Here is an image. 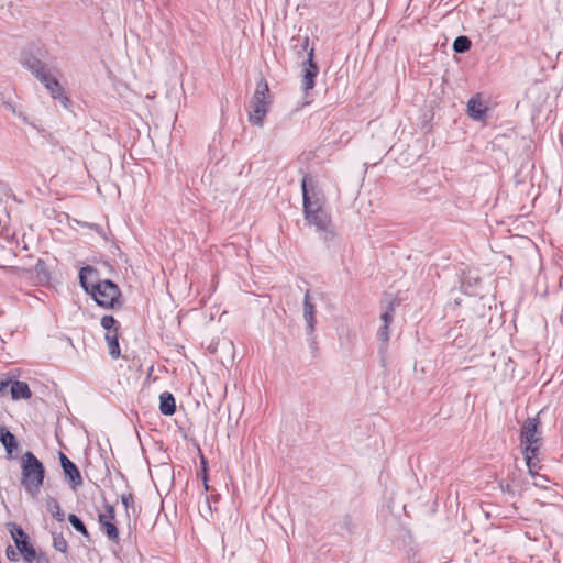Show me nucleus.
Wrapping results in <instances>:
<instances>
[{"label":"nucleus","mask_w":563,"mask_h":563,"mask_svg":"<svg viewBox=\"0 0 563 563\" xmlns=\"http://www.w3.org/2000/svg\"><path fill=\"white\" fill-rule=\"evenodd\" d=\"M82 288L91 294L99 306L114 308L120 303V289L110 280L95 282L96 271L92 267H84L79 274Z\"/></svg>","instance_id":"f257e3e1"},{"label":"nucleus","mask_w":563,"mask_h":563,"mask_svg":"<svg viewBox=\"0 0 563 563\" xmlns=\"http://www.w3.org/2000/svg\"><path fill=\"white\" fill-rule=\"evenodd\" d=\"M21 483L31 496H37L44 481V466L32 453L25 452L21 461Z\"/></svg>","instance_id":"f03ea898"},{"label":"nucleus","mask_w":563,"mask_h":563,"mask_svg":"<svg viewBox=\"0 0 563 563\" xmlns=\"http://www.w3.org/2000/svg\"><path fill=\"white\" fill-rule=\"evenodd\" d=\"M271 103L272 97L269 95L268 84L264 78H261L256 84V88L250 103V123L258 128L263 126L264 119L269 110Z\"/></svg>","instance_id":"7ed1b4c3"},{"label":"nucleus","mask_w":563,"mask_h":563,"mask_svg":"<svg viewBox=\"0 0 563 563\" xmlns=\"http://www.w3.org/2000/svg\"><path fill=\"white\" fill-rule=\"evenodd\" d=\"M538 427L539 421L536 418H528L523 422L520 433L522 453L525 455V460L530 473H532V468L536 466L533 459L541 445V438Z\"/></svg>","instance_id":"20e7f679"},{"label":"nucleus","mask_w":563,"mask_h":563,"mask_svg":"<svg viewBox=\"0 0 563 563\" xmlns=\"http://www.w3.org/2000/svg\"><path fill=\"white\" fill-rule=\"evenodd\" d=\"M32 74L45 86L54 99L59 100L64 106L67 104L68 98L65 96L63 86L43 64L32 66Z\"/></svg>","instance_id":"39448f33"},{"label":"nucleus","mask_w":563,"mask_h":563,"mask_svg":"<svg viewBox=\"0 0 563 563\" xmlns=\"http://www.w3.org/2000/svg\"><path fill=\"white\" fill-rule=\"evenodd\" d=\"M301 187L305 214H311L313 210L323 208L324 195L321 188L311 178L305 177Z\"/></svg>","instance_id":"423d86ee"},{"label":"nucleus","mask_w":563,"mask_h":563,"mask_svg":"<svg viewBox=\"0 0 563 563\" xmlns=\"http://www.w3.org/2000/svg\"><path fill=\"white\" fill-rule=\"evenodd\" d=\"M306 220L309 224L314 225L318 231L321 232H330L331 231V221L329 214L325 212L323 208H318L313 210L311 214H305Z\"/></svg>","instance_id":"0eeeda50"},{"label":"nucleus","mask_w":563,"mask_h":563,"mask_svg":"<svg viewBox=\"0 0 563 563\" xmlns=\"http://www.w3.org/2000/svg\"><path fill=\"white\" fill-rule=\"evenodd\" d=\"M312 57L313 51L311 49L308 55V60L306 63L301 80V87L306 93L314 87V78L318 74V66L314 64Z\"/></svg>","instance_id":"6e6552de"},{"label":"nucleus","mask_w":563,"mask_h":563,"mask_svg":"<svg viewBox=\"0 0 563 563\" xmlns=\"http://www.w3.org/2000/svg\"><path fill=\"white\" fill-rule=\"evenodd\" d=\"M60 463L64 474L69 478L74 487L80 485L82 479L77 466L63 453H60Z\"/></svg>","instance_id":"1a4fd4ad"},{"label":"nucleus","mask_w":563,"mask_h":563,"mask_svg":"<svg viewBox=\"0 0 563 563\" xmlns=\"http://www.w3.org/2000/svg\"><path fill=\"white\" fill-rule=\"evenodd\" d=\"M9 382L10 386V394L12 399H27L31 397V390L29 388V385L24 382Z\"/></svg>","instance_id":"9d476101"},{"label":"nucleus","mask_w":563,"mask_h":563,"mask_svg":"<svg viewBox=\"0 0 563 563\" xmlns=\"http://www.w3.org/2000/svg\"><path fill=\"white\" fill-rule=\"evenodd\" d=\"M303 319L307 322L309 331H312L316 323V306L311 302L309 292H306L303 299Z\"/></svg>","instance_id":"9b49d317"},{"label":"nucleus","mask_w":563,"mask_h":563,"mask_svg":"<svg viewBox=\"0 0 563 563\" xmlns=\"http://www.w3.org/2000/svg\"><path fill=\"white\" fill-rule=\"evenodd\" d=\"M159 410L165 416H172L176 411L175 398L169 393H163L159 396Z\"/></svg>","instance_id":"f8f14e48"},{"label":"nucleus","mask_w":563,"mask_h":563,"mask_svg":"<svg viewBox=\"0 0 563 563\" xmlns=\"http://www.w3.org/2000/svg\"><path fill=\"white\" fill-rule=\"evenodd\" d=\"M468 115L475 120H482L486 112V107L478 100L472 98L467 102Z\"/></svg>","instance_id":"ddd939ff"},{"label":"nucleus","mask_w":563,"mask_h":563,"mask_svg":"<svg viewBox=\"0 0 563 563\" xmlns=\"http://www.w3.org/2000/svg\"><path fill=\"white\" fill-rule=\"evenodd\" d=\"M0 441L9 454H11L13 449L16 448L14 434H12L4 427H0Z\"/></svg>","instance_id":"4468645a"},{"label":"nucleus","mask_w":563,"mask_h":563,"mask_svg":"<svg viewBox=\"0 0 563 563\" xmlns=\"http://www.w3.org/2000/svg\"><path fill=\"white\" fill-rule=\"evenodd\" d=\"M104 340L108 344V351L112 358H118L120 356V347L118 342V333L110 332L106 333Z\"/></svg>","instance_id":"2eb2a0df"},{"label":"nucleus","mask_w":563,"mask_h":563,"mask_svg":"<svg viewBox=\"0 0 563 563\" xmlns=\"http://www.w3.org/2000/svg\"><path fill=\"white\" fill-rule=\"evenodd\" d=\"M18 550L24 556L25 561L32 562L36 559V552L34 548L30 544L29 540H21L18 542Z\"/></svg>","instance_id":"dca6fc26"},{"label":"nucleus","mask_w":563,"mask_h":563,"mask_svg":"<svg viewBox=\"0 0 563 563\" xmlns=\"http://www.w3.org/2000/svg\"><path fill=\"white\" fill-rule=\"evenodd\" d=\"M46 508L52 514V516L59 522L64 521L65 514L62 510L59 504L56 499L49 497L46 499Z\"/></svg>","instance_id":"f3484780"},{"label":"nucleus","mask_w":563,"mask_h":563,"mask_svg":"<svg viewBox=\"0 0 563 563\" xmlns=\"http://www.w3.org/2000/svg\"><path fill=\"white\" fill-rule=\"evenodd\" d=\"M8 529L11 533L12 539L14 540L15 545L18 547V542L21 540H29L27 534L23 531V529L14 522L8 523Z\"/></svg>","instance_id":"a211bd4d"},{"label":"nucleus","mask_w":563,"mask_h":563,"mask_svg":"<svg viewBox=\"0 0 563 563\" xmlns=\"http://www.w3.org/2000/svg\"><path fill=\"white\" fill-rule=\"evenodd\" d=\"M471 41L466 36H459L453 43L456 53H464L470 49Z\"/></svg>","instance_id":"6ab92c4d"},{"label":"nucleus","mask_w":563,"mask_h":563,"mask_svg":"<svg viewBox=\"0 0 563 563\" xmlns=\"http://www.w3.org/2000/svg\"><path fill=\"white\" fill-rule=\"evenodd\" d=\"M101 327L106 330V333H118L117 321L112 316H104L101 319Z\"/></svg>","instance_id":"aec40b11"},{"label":"nucleus","mask_w":563,"mask_h":563,"mask_svg":"<svg viewBox=\"0 0 563 563\" xmlns=\"http://www.w3.org/2000/svg\"><path fill=\"white\" fill-rule=\"evenodd\" d=\"M114 517H115L114 508L110 505H107L104 507L103 512H101L99 515V522L100 523L112 522L114 520Z\"/></svg>","instance_id":"412c9836"},{"label":"nucleus","mask_w":563,"mask_h":563,"mask_svg":"<svg viewBox=\"0 0 563 563\" xmlns=\"http://www.w3.org/2000/svg\"><path fill=\"white\" fill-rule=\"evenodd\" d=\"M68 520L70 522V525L79 532H81L82 534L87 536L88 532L86 530V527L85 525L81 522V520L74 514L69 515L68 516Z\"/></svg>","instance_id":"4be33fe9"},{"label":"nucleus","mask_w":563,"mask_h":563,"mask_svg":"<svg viewBox=\"0 0 563 563\" xmlns=\"http://www.w3.org/2000/svg\"><path fill=\"white\" fill-rule=\"evenodd\" d=\"M102 527L104 528L106 530V533L107 536L112 539V540H115L118 539V529L117 527L113 525V522H104V523H101Z\"/></svg>","instance_id":"5701e85b"},{"label":"nucleus","mask_w":563,"mask_h":563,"mask_svg":"<svg viewBox=\"0 0 563 563\" xmlns=\"http://www.w3.org/2000/svg\"><path fill=\"white\" fill-rule=\"evenodd\" d=\"M53 545L59 552H66L67 550V542L62 536H54Z\"/></svg>","instance_id":"b1692460"},{"label":"nucleus","mask_w":563,"mask_h":563,"mask_svg":"<svg viewBox=\"0 0 563 563\" xmlns=\"http://www.w3.org/2000/svg\"><path fill=\"white\" fill-rule=\"evenodd\" d=\"M377 338L384 345H386L389 341L388 327L382 325L377 331Z\"/></svg>","instance_id":"393cba45"},{"label":"nucleus","mask_w":563,"mask_h":563,"mask_svg":"<svg viewBox=\"0 0 563 563\" xmlns=\"http://www.w3.org/2000/svg\"><path fill=\"white\" fill-rule=\"evenodd\" d=\"M380 320L383 322V325H386V327H389V324L391 323L393 321V309H388L386 310L382 316H380Z\"/></svg>","instance_id":"a878e982"},{"label":"nucleus","mask_w":563,"mask_h":563,"mask_svg":"<svg viewBox=\"0 0 563 563\" xmlns=\"http://www.w3.org/2000/svg\"><path fill=\"white\" fill-rule=\"evenodd\" d=\"M22 64L24 67H26L27 69H30L32 71V66H34L35 64H43L41 60H37L35 58H30L27 56H23L22 57Z\"/></svg>","instance_id":"bb28decb"},{"label":"nucleus","mask_w":563,"mask_h":563,"mask_svg":"<svg viewBox=\"0 0 563 563\" xmlns=\"http://www.w3.org/2000/svg\"><path fill=\"white\" fill-rule=\"evenodd\" d=\"M7 556L11 561H18V552L14 551L11 547L7 549Z\"/></svg>","instance_id":"cd10ccee"},{"label":"nucleus","mask_w":563,"mask_h":563,"mask_svg":"<svg viewBox=\"0 0 563 563\" xmlns=\"http://www.w3.org/2000/svg\"><path fill=\"white\" fill-rule=\"evenodd\" d=\"M12 262L3 256H0V266L1 267H9L11 266Z\"/></svg>","instance_id":"c85d7f7f"},{"label":"nucleus","mask_w":563,"mask_h":563,"mask_svg":"<svg viewBox=\"0 0 563 563\" xmlns=\"http://www.w3.org/2000/svg\"><path fill=\"white\" fill-rule=\"evenodd\" d=\"M9 387L8 380L0 382V395L4 394Z\"/></svg>","instance_id":"c756f323"},{"label":"nucleus","mask_w":563,"mask_h":563,"mask_svg":"<svg viewBox=\"0 0 563 563\" xmlns=\"http://www.w3.org/2000/svg\"><path fill=\"white\" fill-rule=\"evenodd\" d=\"M200 463H201V471L207 473L208 472V462L205 459V456H200Z\"/></svg>","instance_id":"7c9ffc66"},{"label":"nucleus","mask_w":563,"mask_h":563,"mask_svg":"<svg viewBox=\"0 0 563 563\" xmlns=\"http://www.w3.org/2000/svg\"><path fill=\"white\" fill-rule=\"evenodd\" d=\"M201 479H202L203 483H206L208 481V472L205 473V472L201 471Z\"/></svg>","instance_id":"2f4dec72"},{"label":"nucleus","mask_w":563,"mask_h":563,"mask_svg":"<svg viewBox=\"0 0 563 563\" xmlns=\"http://www.w3.org/2000/svg\"><path fill=\"white\" fill-rule=\"evenodd\" d=\"M38 563H48V560L44 556L38 558Z\"/></svg>","instance_id":"473e14b6"},{"label":"nucleus","mask_w":563,"mask_h":563,"mask_svg":"<svg viewBox=\"0 0 563 563\" xmlns=\"http://www.w3.org/2000/svg\"><path fill=\"white\" fill-rule=\"evenodd\" d=\"M203 486H205V489L208 490L209 489V485H208V481L206 483H203Z\"/></svg>","instance_id":"72a5a7b5"},{"label":"nucleus","mask_w":563,"mask_h":563,"mask_svg":"<svg viewBox=\"0 0 563 563\" xmlns=\"http://www.w3.org/2000/svg\"><path fill=\"white\" fill-rule=\"evenodd\" d=\"M10 109L12 110V112H15V109L12 107V104H10Z\"/></svg>","instance_id":"f704fd0d"}]
</instances>
